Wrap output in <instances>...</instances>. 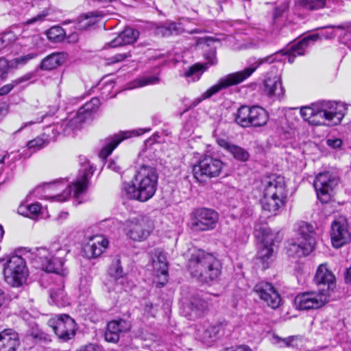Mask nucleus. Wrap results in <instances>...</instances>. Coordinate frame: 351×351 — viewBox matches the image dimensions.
Returning <instances> with one entry per match:
<instances>
[{
    "instance_id": "obj_1",
    "label": "nucleus",
    "mask_w": 351,
    "mask_h": 351,
    "mask_svg": "<svg viewBox=\"0 0 351 351\" xmlns=\"http://www.w3.org/2000/svg\"><path fill=\"white\" fill-rule=\"evenodd\" d=\"M158 180L156 169L143 164L136 170L132 182L124 184L123 190L129 199L147 202L154 195Z\"/></svg>"
},
{
    "instance_id": "obj_2",
    "label": "nucleus",
    "mask_w": 351,
    "mask_h": 351,
    "mask_svg": "<svg viewBox=\"0 0 351 351\" xmlns=\"http://www.w3.org/2000/svg\"><path fill=\"white\" fill-rule=\"evenodd\" d=\"M31 259L47 272L56 273L62 276L67 274L64 267L66 256L70 252L67 246L53 243L48 248L36 247L31 250Z\"/></svg>"
},
{
    "instance_id": "obj_3",
    "label": "nucleus",
    "mask_w": 351,
    "mask_h": 351,
    "mask_svg": "<svg viewBox=\"0 0 351 351\" xmlns=\"http://www.w3.org/2000/svg\"><path fill=\"white\" fill-rule=\"evenodd\" d=\"M188 268L193 277L208 283L217 279L221 274V265L212 254L197 250L189 259Z\"/></svg>"
},
{
    "instance_id": "obj_4",
    "label": "nucleus",
    "mask_w": 351,
    "mask_h": 351,
    "mask_svg": "<svg viewBox=\"0 0 351 351\" xmlns=\"http://www.w3.org/2000/svg\"><path fill=\"white\" fill-rule=\"evenodd\" d=\"M276 60L274 55H271L264 58L260 59L256 65L245 68L242 71L232 73L220 78L217 84L210 87L206 91L203 93L199 98H197L198 102L211 97L220 90L227 88L230 86L241 84L247 79L256 69L263 63H271Z\"/></svg>"
},
{
    "instance_id": "obj_5",
    "label": "nucleus",
    "mask_w": 351,
    "mask_h": 351,
    "mask_svg": "<svg viewBox=\"0 0 351 351\" xmlns=\"http://www.w3.org/2000/svg\"><path fill=\"white\" fill-rule=\"evenodd\" d=\"M347 111L345 104L331 101L315 104L312 125H337L341 123Z\"/></svg>"
},
{
    "instance_id": "obj_6",
    "label": "nucleus",
    "mask_w": 351,
    "mask_h": 351,
    "mask_svg": "<svg viewBox=\"0 0 351 351\" xmlns=\"http://www.w3.org/2000/svg\"><path fill=\"white\" fill-rule=\"evenodd\" d=\"M90 176L89 173L87 172V168L86 167L82 177L77 179L72 185L68 184L67 181H64V180H58L47 184L45 186V190L47 191L57 193L56 195L51 196V198L59 202L66 200L72 193L73 197L77 198L80 194L86 190Z\"/></svg>"
},
{
    "instance_id": "obj_7",
    "label": "nucleus",
    "mask_w": 351,
    "mask_h": 351,
    "mask_svg": "<svg viewBox=\"0 0 351 351\" xmlns=\"http://www.w3.org/2000/svg\"><path fill=\"white\" fill-rule=\"evenodd\" d=\"M269 115L267 111L258 106H241L234 114V120L243 128H259L267 124Z\"/></svg>"
},
{
    "instance_id": "obj_8",
    "label": "nucleus",
    "mask_w": 351,
    "mask_h": 351,
    "mask_svg": "<svg viewBox=\"0 0 351 351\" xmlns=\"http://www.w3.org/2000/svg\"><path fill=\"white\" fill-rule=\"evenodd\" d=\"M3 273L8 284L15 287L21 286L28 276L24 258L18 255L10 256L4 265Z\"/></svg>"
},
{
    "instance_id": "obj_9",
    "label": "nucleus",
    "mask_w": 351,
    "mask_h": 351,
    "mask_svg": "<svg viewBox=\"0 0 351 351\" xmlns=\"http://www.w3.org/2000/svg\"><path fill=\"white\" fill-rule=\"evenodd\" d=\"M125 235L134 241L145 240L153 230L152 221L145 216H137L126 220L123 224Z\"/></svg>"
},
{
    "instance_id": "obj_10",
    "label": "nucleus",
    "mask_w": 351,
    "mask_h": 351,
    "mask_svg": "<svg viewBox=\"0 0 351 351\" xmlns=\"http://www.w3.org/2000/svg\"><path fill=\"white\" fill-rule=\"evenodd\" d=\"M223 164L221 160L209 155L202 156L197 165L193 166L194 177L199 182H205L220 175Z\"/></svg>"
},
{
    "instance_id": "obj_11",
    "label": "nucleus",
    "mask_w": 351,
    "mask_h": 351,
    "mask_svg": "<svg viewBox=\"0 0 351 351\" xmlns=\"http://www.w3.org/2000/svg\"><path fill=\"white\" fill-rule=\"evenodd\" d=\"M329 296L327 290L302 292L295 298V305L300 310L317 309L328 301Z\"/></svg>"
},
{
    "instance_id": "obj_12",
    "label": "nucleus",
    "mask_w": 351,
    "mask_h": 351,
    "mask_svg": "<svg viewBox=\"0 0 351 351\" xmlns=\"http://www.w3.org/2000/svg\"><path fill=\"white\" fill-rule=\"evenodd\" d=\"M219 221L218 213L210 208H201L193 212L191 228L195 231L213 230Z\"/></svg>"
},
{
    "instance_id": "obj_13",
    "label": "nucleus",
    "mask_w": 351,
    "mask_h": 351,
    "mask_svg": "<svg viewBox=\"0 0 351 351\" xmlns=\"http://www.w3.org/2000/svg\"><path fill=\"white\" fill-rule=\"evenodd\" d=\"M338 179L329 172L319 173L314 180V187L318 199L323 203H327L332 195L334 189L338 184Z\"/></svg>"
},
{
    "instance_id": "obj_14",
    "label": "nucleus",
    "mask_w": 351,
    "mask_h": 351,
    "mask_svg": "<svg viewBox=\"0 0 351 351\" xmlns=\"http://www.w3.org/2000/svg\"><path fill=\"white\" fill-rule=\"evenodd\" d=\"M49 325L58 337L63 341L69 340L75 335V322L67 315H60L56 319H50Z\"/></svg>"
},
{
    "instance_id": "obj_15",
    "label": "nucleus",
    "mask_w": 351,
    "mask_h": 351,
    "mask_svg": "<svg viewBox=\"0 0 351 351\" xmlns=\"http://www.w3.org/2000/svg\"><path fill=\"white\" fill-rule=\"evenodd\" d=\"M227 326L228 323L226 322L198 324L195 330L196 338L204 343L213 341L218 336L225 334V329Z\"/></svg>"
},
{
    "instance_id": "obj_16",
    "label": "nucleus",
    "mask_w": 351,
    "mask_h": 351,
    "mask_svg": "<svg viewBox=\"0 0 351 351\" xmlns=\"http://www.w3.org/2000/svg\"><path fill=\"white\" fill-rule=\"evenodd\" d=\"M255 232L256 237H260V233H262L261 243L258 246L257 252V258L262 262L263 267L266 269L268 267L267 261L272 256L274 252L273 246V234H270L269 230L261 228L259 230L256 228Z\"/></svg>"
},
{
    "instance_id": "obj_17",
    "label": "nucleus",
    "mask_w": 351,
    "mask_h": 351,
    "mask_svg": "<svg viewBox=\"0 0 351 351\" xmlns=\"http://www.w3.org/2000/svg\"><path fill=\"white\" fill-rule=\"evenodd\" d=\"M254 292L271 308L279 307L281 298L274 286L267 282L261 281L256 284Z\"/></svg>"
},
{
    "instance_id": "obj_18",
    "label": "nucleus",
    "mask_w": 351,
    "mask_h": 351,
    "mask_svg": "<svg viewBox=\"0 0 351 351\" xmlns=\"http://www.w3.org/2000/svg\"><path fill=\"white\" fill-rule=\"evenodd\" d=\"M144 132L145 131L142 129L138 130H129L121 132L106 138V144L99 152V157L102 159H106L121 141L132 136H139Z\"/></svg>"
},
{
    "instance_id": "obj_19",
    "label": "nucleus",
    "mask_w": 351,
    "mask_h": 351,
    "mask_svg": "<svg viewBox=\"0 0 351 351\" xmlns=\"http://www.w3.org/2000/svg\"><path fill=\"white\" fill-rule=\"evenodd\" d=\"M264 193L269 195H278L281 198H287V189L285 178L280 175L273 174L267 176L263 182Z\"/></svg>"
},
{
    "instance_id": "obj_20",
    "label": "nucleus",
    "mask_w": 351,
    "mask_h": 351,
    "mask_svg": "<svg viewBox=\"0 0 351 351\" xmlns=\"http://www.w3.org/2000/svg\"><path fill=\"white\" fill-rule=\"evenodd\" d=\"M319 34H312L305 36L298 43L293 45L289 49L281 50L278 53L287 56V60L289 63L294 62L295 58L298 56H303L306 48L309 45L310 42L315 43L320 39Z\"/></svg>"
},
{
    "instance_id": "obj_21",
    "label": "nucleus",
    "mask_w": 351,
    "mask_h": 351,
    "mask_svg": "<svg viewBox=\"0 0 351 351\" xmlns=\"http://www.w3.org/2000/svg\"><path fill=\"white\" fill-rule=\"evenodd\" d=\"M131 325L130 322L125 319H120L118 320H112L107 325L104 338L108 342L117 343L120 339L121 335L129 331Z\"/></svg>"
},
{
    "instance_id": "obj_22",
    "label": "nucleus",
    "mask_w": 351,
    "mask_h": 351,
    "mask_svg": "<svg viewBox=\"0 0 351 351\" xmlns=\"http://www.w3.org/2000/svg\"><path fill=\"white\" fill-rule=\"evenodd\" d=\"M108 246V241L102 235L91 237L84 245L83 250L86 256L94 258L99 256Z\"/></svg>"
},
{
    "instance_id": "obj_23",
    "label": "nucleus",
    "mask_w": 351,
    "mask_h": 351,
    "mask_svg": "<svg viewBox=\"0 0 351 351\" xmlns=\"http://www.w3.org/2000/svg\"><path fill=\"white\" fill-rule=\"evenodd\" d=\"M330 237L332 245L339 248L351 240V234L344 223L334 221L331 225Z\"/></svg>"
},
{
    "instance_id": "obj_24",
    "label": "nucleus",
    "mask_w": 351,
    "mask_h": 351,
    "mask_svg": "<svg viewBox=\"0 0 351 351\" xmlns=\"http://www.w3.org/2000/svg\"><path fill=\"white\" fill-rule=\"evenodd\" d=\"M314 280L317 285L323 286L319 290H327L328 295H330V291L335 287V277L325 265L319 266Z\"/></svg>"
},
{
    "instance_id": "obj_25",
    "label": "nucleus",
    "mask_w": 351,
    "mask_h": 351,
    "mask_svg": "<svg viewBox=\"0 0 351 351\" xmlns=\"http://www.w3.org/2000/svg\"><path fill=\"white\" fill-rule=\"evenodd\" d=\"M264 92L269 97L280 99L285 94L280 78L278 75L268 76L265 80Z\"/></svg>"
},
{
    "instance_id": "obj_26",
    "label": "nucleus",
    "mask_w": 351,
    "mask_h": 351,
    "mask_svg": "<svg viewBox=\"0 0 351 351\" xmlns=\"http://www.w3.org/2000/svg\"><path fill=\"white\" fill-rule=\"evenodd\" d=\"M19 343V334L13 329H5L0 332V351H16Z\"/></svg>"
},
{
    "instance_id": "obj_27",
    "label": "nucleus",
    "mask_w": 351,
    "mask_h": 351,
    "mask_svg": "<svg viewBox=\"0 0 351 351\" xmlns=\"http://www.w3.org/2000/svg\"><path fill=\"white\" fill-rule=\"evenodd\" d=\"M138 36L139 32L137 30L132 28H125L108 45L112 48L132 45L136 41Z\"/></svg>"
},
{
    "instance_id": "obj_28",
    "label": "nucleus",
    "mask_w": 351,
    "mask_h": 351,
    "mask_svg": "<svg viewBox=\"0 0 351 351\" xmlns=\"http://www.w3.org/2000/svg\"><path fill=\"white\" fill-rule=\"evenodd\" d=\"M287 198H281L276 195H269L264 193L261 200L262 208L271 214L276 215L277 212L286 204Z\"/></svg>"
},
{
    "instance_id": "obj_29",
    "label": "nucleus",
    "mask_w": 351,
    "mask_h": 351,
    "mask_svg": "<svg viewBox=\"0 0 351 351\" xmlns=\"http://www.w3.org/2000/svg\"><path fill=\"white\" fill-rule=\"evenodd\" d=\"M66 58L67 54L65 53H53L42 60L40 68L45 71H51L57 69L66 62Z\"/></svg>"
},
{
    "instance_id": "obj_30",
    "label": "nucleus",
    "mask_w": 351,
    "mask_h": 351,
    "mask_svg": "<svg viewBox=\"0 0 351 351\" xmlns=\"http://www.w3.org/2000/svg\"><path fill=\"white\" fill-rule=\"evenodd\" d=\"M298 234L302 239L301 241L311 244L315 248L317 243V234L312 224L301 221L298 226Z\"/></svg>"
},
{
    "instance_id": "obj_31",
    "label": "nucleus",
    "mask_w": 351,
    "mask_h": 351,
    "mask_svg": "<svg viewBox=\"0 0 351 351\" xmlns=\"http://www.w3.org/2000/svg\"><path fill=\"white\" fill-rule=\"evenodd\" d=\"M286 248L289 256L298 257L308 256L315 249L311 244H307L301 241L299 243L289 242Z\"/></svg>"
},
{
    "instance_id": "obj_32",
    "label": "nucleus",
    "mask_w": 351,
    "mask_h": 351,
    "mask_svg": "<svg viewBox=\"0 0 351 351\" xmlns=\"http://www.w3.org/2000/svg\"><path fill=\"white\" fill-rule=\"evenodd\" d=\"M184 32L181 24L175 22H165L158 25L155 29V34L162 37L179 35Z\"/></svg>"
},
{
    "instance_id": "obj_33",
    "label": "nucleus",
    "mask_w": 351,
    "mask_h": 351,
    "mask_svg": "<svg viewBox=\"0 0 351 351\" xmlns=\"http://www.w3.org/2000/svg\"><path fill=\"white\" fill-rule=\"evenodd\" d=\"M99 104V99L97 97L92 98L90 101L86 102L81 107L75 114L84 122L86 120L91 118L92 114L98 110Z\"/></svg>"
},
{
    "instance_id": "obj_34",
    "label": "nucleus",
    "mask_w": 351,
    "mask_h": 351,
    "mask_svg": "<svg viewBox=\"0 0 351 351\" xmlns=\"http://www.w3.org/2000/svg\"><path fill=\"white\" fill-rule=\"evenodd\" d=\"M84 122L75 114L73 117L63 120L59 123L61 125V134L66 136L71 134L75 130L80 128L82 123Z\"/></svg>"
},
{
    "instance_id": "obj_35",
    "label": "nucleus",
    "mask_w": 351,
    "mask_h": 351,
    "mask_svg": "<svg viewBox=\"0 0 351 351\" xmlns=\"http://www.w3.org/2000/svg\"><path fill=\"white\" fill-rule=\"evenodd\" d=\"M208 302L202 298L195 296L191 299L188 305V308L191 311L190 315L193 317L201 316L206 311L208 310Z\"/></svg>"
},
{
    "instance_id": "obj_36",
    "label": "nucleus",
    "mask_w": 351,
    "mask_h": 351,
    "mask_svg": "<svg viewBox=\"0 0 351 351\" xmlns=\"http://www.w3.org/2000/svg\"><path fill=\"white\" fill-rule=\"evenodd\" d=\"M50 304L59 307H64L69 304V300L62 288L51 289L49 292Z\"/></svg>"
},
{
    "instance_id": "obj_37",
    "label": "nucleus",
    "mask_w": 351,
    "mask_h": 351,
    "mask_svg": "<svg viewBox=\"0 0 351 351\" xmlns=\"http://www.w3.org/2000/svg\"><path fill=\"white\" fill-rule=\"evenodd\" d=\"M299 6L309 10H316L324 8L326 4V0H297Z\"/></svg>"
},
{
    "instance_id": "obj_38",
    "label": "nucleus",
    "mask_w": 351,
    "mask_h": 351,
    "mask_svg": "<svg viewBox=\"0 0 351 351\" xmlns=\"http://www.w3.org/2000/svg\"><path fill=\"white\" fill-rule=\"evenodd\" d=\"M39 37L36 34H30L27 32H23L19 36L18 43L21 46L32 47L36 45Z\"/></svg>"
},
{
    "instance_id": "obj_39",
    "label": "nucleus",
    "mask_w": 351,
    "mask_h": 351,
    "mask_svg": "<svg viewBox=\"0 0 351 351\" xmlns=\"http://www.w3.org/2000/svg\"><path fill=\"white\" fill-rule=\"evenodd\" d=\"M61 125L59 123H53L44 129L43 136L47 138V142L53 141L61 134Z\"/></svg>"
},
{
    "instance_id": "obj_40",
    "label": "nucleus",
    "mask_w": 351,
    "mask_h": 351,
    "mask_svg": "<svg viewBox=\"0 0 351 351\" xmlns=\"http://www.w3.org/2000/svg\"><path fill=\"white\" fill-rule=\"evenodd\" d=\"M47 36L53 43L61 42L64 37V30L60 26H53L47 32Z\"/></svg>"
},
{
    "instance_id": "obj_41",
    "label": "nucleus",
    "mask_w": 351,
    "mask_h": 351,
    "mask_svg": "<svg viewBox=\"0 0 351 351\" xmlns=\"http://www.w3.org/2000/svg\"><path fill=\"white\" fill-rule=\"evenodd\" d=\"M153 266L159 278L158 282L163 286L168 280V264L162 263Z\"/></svg>"
},
{
    "instance_id": "obj_42",
    "label": "nucleus",
    "mask_w": 351,
    "mask_h": 351,
    "mask_svg": "<svg viewBox=\"0 0 351 351\" xmlns=\"http://www.w3.org/2000/svg\"><path fill=\"white\" fill-rule=\"evenodd\" d=\"M159 77L155 75L145 76L136 79L132 82L133 85L131 88L142 87L147 85L156 84L159 82Z\"/></svg>"
},
{
    "instance_id": "obj_43",
    "label": "nucleus",
    "mask_w": 351,
    "mask_h": 351,
    "mask_svg": "<svg viewBox=\"0 0 351 351\" xmlns=\"http://www.w3.org/2000/svg\"><path fill=\"white\" fill-rule=\"evenodd\" d=\"M40 211V205L38 203L32 204L28 206H21L19 208V213L23 215L32 217L37 215Z\"/></svg>"
},
{
    "instance_id": "obj_44",
    "label": "nucleus",
    "mask_w": 351,
    "mask_h": 351,
    "mask_svg": "<svg viewBox=\"0 0 351 351\" xmlns=\"http://www.w3.org/2000/svg\"><path fill=\"white\" fill-rule=\"evenodd\" d=\"M108 274L115 279L121 278L123 275V268L119 259H116L108 269Z\"/></svg>"
},
{
    "instance_id": "obj_45",
    "label": "nucleus",
    "mask_w": 351,
    "mask_h": 351,
    "mask_svg": "<svg viewBox=\"0 0 351 351\" xmlns=\"http://www.w3.org/2000/svg\"><path fill=\"white\" fill-rule=\"evenodd\" d=\"M230 152L234 158L241 161H246L249 158L248 152L237 145H233L231 146Z\"/></svg>"
},
{
    "instance_id": "obj_46",
    "label": "nucleus",
    "mask_w": 351,
    "mask_h": 351,
    "mask_svg": "<svg viewBox=\"0 0 351 351\" xmlns=\"http://www.w3.org/2000/svg\"><path fill=\"white\" fill-rule=\"evenodd\" d=\"M132 55L130 52L123 53H117L112 57H109L105 58L104 64L106 66H110L113 64H117L125 60L126 58L131 57Z\"/></svg>"
},
{
    "instance_id": "obj_47",
    "label": "nucleus",
    "mask_w": 351,
    "mask_h": 351,
    "mask_svg": "<svg viewBox=\"0 0 351 351\" xmlns=\"http://www.w3.org/2000/svg\"><path fill=\"white\" fill-rule=\"evenodd\" d=\"M204 68L203 65L195 64L191 66L184 73L185 77H194L195 79L199 80Z\"/></svg>"
},
{
    "instance_id": "obj_48",
    "label": "nucleus",
    "mask_w": 351,
    "mask_h": 351,
    "mask_svg": "<svg viewBox=\"0 0 351 351\" xmlns=\"http://www.w3.org/2000/svg\"><path fill=\"white\" fill-rule=\"evenodd\" d=\"M315 108V104H312L311 106H304L301 108L300 114L305 121H307L311 124V120L313 117V113Z\"/></svg>"
},
{
    "instance_id": "obj_49",
    "label": "nucleus",
    "mask_w": 351,
    "mask_h": 351,
    "mask_svg": "<svg viewBox=\"0 0 351 351\" xmlns=\"http://www.w3.org/2000/svg\"><path fill=\"white\" fill-rule=\"evenodd\" d=\"M48 142L47 138L43 139V138L37 137L32 141H29L27 143V147L29 149H33L35 151L41 149Z\"/></svg>"
},
{
    "instance_id": "obj_50",
    "label": "nucleus",
    "mask_w": 351,
    "mask_h": 351,
    "mask_svg": "<svg viewBox=\"0 0 351 351\" xmlns=\"http://www.w3.org/2000/svg\"><path fill=\"white\" fill-rule=\"evenodd\" d=\"M1 37L4 48L15 41H18L19 39V37H16L12 32L4 33Z\"/></svg>"
},
{
    "instance_id": "obj_51",
    "label": "nucleus",
    "mask_w": 351,
    "mask_h": 351,
    "mask_svg": "<svg viewBox=\"0 0 351 351\" xmlns=\"http://www.w3.org/2000/svg\"><path fill=\"white\" fill-rule=\"evenodd\" d=\"M204 56L205 60L207 61L206 65L209 64L211 66L217 63L215 49H209L204 53Z\"/></svg>"
},
{
    "instance_id": "obj_52",
    "label": "nucleus",
    "mask_w": 351,
    "mask_h": 351,
    "mask_svg": "<svg viewBox=\"0 0 351 351\" xmlns=\"http://www.w3.org/2000/svg\"><path fill=\"white\" fill-rule=\"evenodd\" d=\"M94 23L91 21L89 16L86 14L80 16L79 23H77V28L79 29H87Z\"/></svg>"
},
{
    "instance_id": "obj_53",
    "label": "nucleus",
    "mask_w": 351,
    "mask_h": 351,
    "mask_svg": "<svg viewBox=\"0 0 351 351\" xmlns=\"http://www.w3.org/2000/svg\"><path fill=\"white\" fill-rule=\"evenodd\" d=\"M343 141L339 138L331 137L326 140V145L332 149H340Z\"/></svg>"
},
{
    "instance_id": "obj_54",
    "label": "nucleus",
    "mask_w": 351,
    "mask_h": 351,
    "mask_svg": "<svg viewBox=\"0 0 351 351\" xmlns=\"http://www.w3.org/2000/svg\"><path fill=\"white\" fill-rule=\"evenodd\" d=\"M8 67V62L7 60L4 58H0V73L1 79H5L7 77Z\"/></svg>"
},
{
    "instance_id": "obj_55",
    "label": "nucleus",
    "mask_w": 351,
    "mask_h": 351,
    "mask_svg": "<svg viewBox=\"0 0 351 351\" xmlns=\"http://www.w3.org/2000/svg\"><path fill=\"white\" fill-rule=\"evenodd\" d=\"M48 15V12L43 10L38 14H37L36 16L32 17V19H29L26 23L27 24H33L37 22H42L45 20V17Z\"/></svg>"
},
{
    "instance_id": "obj_56",
    "label": "nucleus",
    "mask_w": 351,
    "mask_h": 351,
    "mask_svg": "<svg viewBox=\"0 0 351 351\" xmlns=\"http://www.w3.org/2000/svg\"><path fill=\"white\" fill-rule=\"evenodd\" d=\"M13 81L10 84H5L0 88V96L8 95L15 87Z\"/></svg>"
},
{
    "instance_id": "obj_57",
    "label": "nucleus",
    "mask_w": 351,
    "mask_h": 351,
    "mask_svg": "<svg viewBox=\"0 0 351 351\" xmlns=\"http://www.w3.org/2000/svg\"><path fill=\"white\" fill-rule=\"evenodd\" d=\"M167 263V257L165 253L159 252L157 254L156 260H154L153 265H158L160 263Z\"/></svg>"
},
{
    "instance_id": "obj_58",
    "label": "nucleus",
    "mask_w": 351,
    "mask_h": 351,
    "mask_svg": "<svg viewBox=\"0 0 351 351\" xmlns=\"http://www.w3.org/2000/svg\"><path fill=\"white\" fill-rule=\"evenodd\" d=\"M5 154H11L10 157L9 158H6V160H8L9 165L11 163L14 162L15 161L20 159V154L18 152H12L10 153L6 152Z\"/></svg>"
},
{
    "instance_id": "obj_59",
    "label": "nucleus",
    "mask_w": 351,
    "mask_h": 351,
    "mask_svg": "<svg viewBox=\"0 0 351 351\" xmlns=\"http://www.w3.org/2000/svg\"><path fill=\"white\" fill-rule=\"evenodd\" d=\"M217 142L220 147L226 149L229 152L230 150V147L233 145L230 144L228 141H227L226 139H223V138H218L217 140Z\"/></svg>"
},
{
    "instance_id": "obj_60",
    "label": "nucleus",
    "mask_w": 351,
    "mask_h": 351,
    "mask_svg": "<svg viewBox=\"0 0 351 351\" xmlns=\"http://www.w3.org/2000/svg\"><path fill=\"white\" fill-rule=\"evenodd\" d=\"M34 55L33 54H28L24 56L19 57L16 59V62L18 64H25L28 60L32 59L34 58Z\"/></svg>"
},
{
    "instance_id": "obj_61",
    "label": "nucleus",
    "mask_w": 351,
    "mask_h": 351,
    "mask_svg": "<svg viewBox=\"0 0 351 351\" xmlns=\"http://www.w3.org/2000/svg\"><path fill=\"white\" fill-rule=\"evenodd\" d=\"M30 78H31V75L26 74L21 77H19V78L13 80V82L15 84V86H17L23 82H25L29 80Z\"/></svg>"
},
{
    "instance_id": "obj_62",
    "label": "nucleus",
    "mask_w": 351,
    "mask_h": 351,
    "mask_svg": "<svg viewBox=\"0 0 351 351\" xmlns=\"http://www.w3.org/2000/svg\"><path fill=\"white\" fill-rule=\"evenodd\" d=\"M224 351H251V349L248 346H241L236 348H226Z\"/></svg>"
},
{
    "instance_id": "obj_63",
    "label": "nucleus",
    "mask_w": 351,
    "mask_h": 351,
    "mask_svg": "<svg viewBox=\"0 0 351 351\" xmlns=\"http://www.w3.org/2000/svg\"><path fill=\"white\" fill-rule=\"evenodd\" d=\"M43 115L41 117V118H36V119L35 121H29V122H26L23 124V125L17 131V132H19L21 131L23 128H26L27 126H29V125H32V124H34L36 123H40L43 121Z\"/></svg>"
},
{
    "instance_id": "obj_64",
    "label": "nucleus",
    "mask_w": 351,
    "mask_h": 351,
    "mask_svg": "<svg viewBox=\"0 0 351 351\" xmlns=\"http://www.w3.org/2000/svg\"><path fill=\"white\" fill-rule=\"evenodd\" d=\"M344 279L347 284H351V266L346 269L344 274Z\"/></svg>"
}]
</instances>
